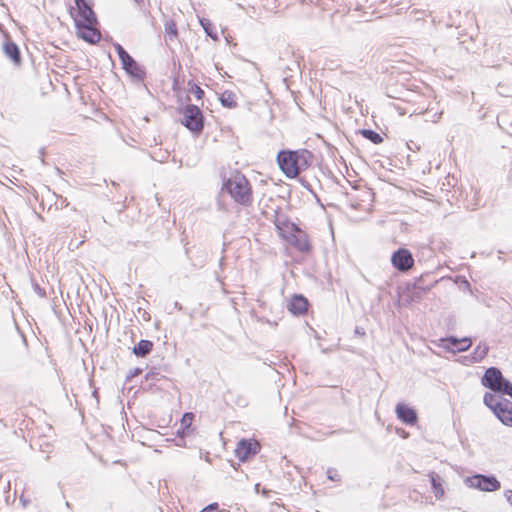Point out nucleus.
<instances>
[{
  "instance_id": "1",
  "label": "nucleus",
  "mask_w": 512,
  "mask_h": 512,
  "mask_svg": "<svg viewBox=\"0 0 512 512\" xmlns=\"http://www.w3.org/2000/svg\"><path fill=\"white\" fill-rule=\"evenodd\" d=\"M314 160V155L307 149L281 150L277 155V163L288 178H295L308 169Z\"/></svg>"
},
{
  "instance_id": "2",
  "label": "nucleus",
  "mask_w": 512,
  "mask_h": 512,
  "mask_svg": "<svg viewBox=\"0 0 512 512\" xmlns=\"http://www.w3.org/2000/svg\"><path fill=\"white\" fill-rule=\"evenodd\" d=\"M222 191H226L239 205L249 206L253 201L252 189L246 177L236 173L226 179L222 184Z\"/></svg>"
},
{
  "instance_id": "3",
  "label": "nucleus",
  "mask_w": 512,
  "mask_h": 512,
  "mask_svg": "<svg viewBox=\"0 0 512 512\" xmlns=\"http://www.w3.org/2000/svg\"><path fill=\"white\" fill-rule=\"evenodd\" d=\"M181 123L191 132L200 134L204 128V116L201 109L194 104H187L182 110Z\"/></svg>"
},
{
  "instance_id": "4",
  "label": "nucleus",
  "mask_w": 512,
  "mask_h": 512,
  "mask_svg": "<svg viewBox=\"0 0 512 512\" xmlns=\"http://www.w3.org/2000/svg\"><path fill=\"white\" fill-rule=\"evenodd\" d=\"M76 7H71L69 13L74 20L75 27L83 23L97 22L96 15L88 0H74Z\"/></svg>"
},
{
  "instance_id": "5",
  "label": "nucleus",
  "mask_w": 512,
  "mask_h": 512,
  "mask_svg": "<svg viewBox=\"0 0 512 512\" xmlns=\"http://www.w3.org/2000/svg\"><path fill=\"white\" fill-rule=\"evenodd\" d=\"M465 483L472 488L479 489L485 492H492L499 490L501 487L500 481L493 475L476 474L467 477Z\"/></svg>"
},
{
  "instance_id": "6",
  "label": "nucleus",
  "mask_w": 512,
  "mask_h": 512,
  "mask_svg": "<svg viewBox=\"0 0 512 512\" xmlns=\"http://www.w3.org/2000/svg\"><path fill=\"white\" fill-rule=\"evenodd\" d=\"M391 263L396 270L405 273L413 268L415 261L412 253L408 249L399 248L393 252Z\"/></svg>"
},
{
  "instance_id": "7",
  "label": "nucleus",
  "mask_w": 512,
  "mask_h": 512,
  "mask_svg": "<svg viewBox=\"0 0 512 512\" xmlns=\"http://www.w3.org/2000/svg\"><path fill=\"white\" fill-rule=\"evenodd\" d=\"M283 238L300 252L305 253L311 249L307 234L298 227L288 234H283Z\"/></svg>"
},
{
  "instance_id": "8",
  "label": "nucleus",
  "mask_w": 512,
  "mask_h": 512,
  "mask_svg": "<svg viewBox=\"0 0 512 512\" xmlns=\"http://www.w3.org/2000/svg\"><path fill=\"white\" fill-rule=\"evenodd\" d=\"M260 451V444L256 440L242 439L235 449L236 457L245 462Z\"/></svg>"
},
{
  "instance_id": "9",
  "label": "nucleus",
  "mask_w": 512,
  "mask_h": 512,
  "mask_svg": "<svg viewBox=\"0 0 512 512\" xmlns=\"http://www.w3.org/2000/svg\"><path fill=\"white\" fill-rule=\"evenodd\" d=\"M505 377L497 367H489L482 377V385L493 392L499 390L500 384L504 381Z\"/></svg>"
},
{
  "instance_id": "10",
  "label": "nucleus",
  "mask_w": 512,
  "mask_h": 512,
  "mask_svg": "<svg viewBox=\"0 0 512 512\" xmlns=\"http://www.w3.org/2000/svg\"><path fill=\"white\" fill-rule=\"evenodd\" d=\"M96 24L97 22H88L76 27L78 37L90 44L99 42L101 34L97 30Z\"/></svg>"
},
{
  "instance_id": "11",
  "label": "nucleus",
  "mask_w": 512,
  "mask_h": 512,
  "mask_svg": "<svg viewBox=\"0 0 512 512\" xmlns=\"http://www.w3.org/2000/svg\"><path fill=\"white\" fill-rule=\"evenodd\" d=\"M121 64L125 72L134 80L142 82L146 78V71L144 67L138 64L131 55L126 57Z\"/></svg>"
},
{
  "instance_id": "12",
  "label": "nucleus",
  "mask_w": 512,
  "mask_h": 512,
  "mask_svg": "<svg viewBox=\"0 0 512 512\" xmlns=\"http://www.w3.org/2000/svg\"><path fill=\"white\" fill-rule=\"evenodd\" d=\"M441 346L449 351H452V352H462V351H466L470 348V346L472 345V341L470 338L468 337H464L462 339H458L454 336H451V337H448V338H445V339H441Z\"/></svg>"
},
{
  "instance_id": "13",
  "label": "nucleus",
  "mask_w": 512,
  "mask_h": 512,
  "mask_svg": "<svg viewBox=\"0 0 512 512\" xmlns=\"http://www.w3.org/2000/svg\"><path fill=\"white\" fill-rule=\"evenodd\" d=\"M395 411L398 419L406 425H414L418 420L416 411L406 404L398 403Z\"/></svg>"
},
{
  "instance_id": "14",
  "label": "nucleus",
  "mask_w": 512,
  "mask_h": 512,
  "mask_svg": "<svg viewBox=\"0 0 512 512\" xmlns=\"http://www.w3.org/2000/svg\"><path fill=\"white\" fill-rule=\"evenodd\" d=\"M308 301L302 295H294L288 305L289 311L293 315H302L307 311Z\"/></svg>"
},
{
  "instance_id": "15",
  "label": "nucleus",
  "mask_w": 512,
  "mask_h": 512,
  "mask_svg": "<svg viewBox=\"0 0 512 512\" xmlns=\"http://www.w3.org/2000/svg\"><path fill=\"white\" fill-rule=\"evenodd\" d=\"M494 414L504 425L512 427V402L510 400L506 399Z\"/></svg>"
},
{
  "instance_id": "16",
  "label": "nucleus",
  "mask_w": 512,
  "mask_h": 512,
  "mask_svg": "<svg viewBox=\"0 0 512 512\" xmlns=\"http://www.w3.org/2000/svg\"><path fill=\"white\" fill-rule=\"evenodd\" d=\"M5 55L11 59L15 64H20L21 54L17 44L11 40H8L3 45Z\"/></svg>"
},
{
  "instance_id": "17",
  "label": "nucleus",
  "mask_w": 512,
  "mask_h": 512,
  "mask_svg": "<svg viewBox=\"0 0 512 512\" xmlns=\"http://www.w3.org/2000/svg\"><path fill=\"white\" fill-rule=\"evenodd\" d=\"M274 224L276 228L280 231L281 236L283 237V234H288L292 230H296V225L292 222H290L286 216L284 215H277Z\"/></svg>"
},
{
  "instance_id": "18",
  "label": "nucleus",
  "mask_w": 512,
  "mask_h": 512,
  "mask_svg": "<svg viewBox=\"0 0 512 512\" xmlns=\"http://www.w3.org/2000/svg\"><path fill=\"white\" fill-rule=\"evenodd\" d=\"M505 400L506 399L503 398L502 396L489 392H486L483 397L484 404L487 407H489L493 411V413H495L499 409V407L503 404Z\"/></svg>"
},
{
  "instance_id": "19",
  "label": "nucleus",
  "mask_w": 512,
  "mask_h": 512,
  "mask_svg": "<svg viewBox=\"0 0 512 512\" xmlns=\"http://www.w3.org/2000/svg\"><path fill=\"white\" fill-rule=\"evenodd\" d=\"M428 476L435 497L437 499H441L444 495V489L442 486V479L440 475L437 474L436 472H430Z\"/></svg>"
},
{
  "instance_id": "20",
  "label": "nucleus",
  "mask_w": 512,
  "mask_h": 512,
  "mask_svg": "<svg viewBox=\"0 0 512 512\" xmlns=\"http://www.w3.org/2000/svg\"><path fill=\"white\" fill-rule=\"evenodd\" d=\"M153 342L142 339L133 347V354L137 357H146L153 349Z\"/></svg>"
},
{
  "instance_id": "21",
  "label": "nucleus",
  "mask_w": 512,
  "mask_h": 512,
  "mask_svg": "<svg viewBox=\"0 0 512 512\" xmlns=\"http://www.w3.org/2000/svg\"><path fill=\"white\" fill-rule=\"evenodd\" d=\"M489 346L485 342H480L471 354V362H481L488 354Z\"/></svg>"
},
{
  "instance_id": "22",
  "label": "nucleus",
  "mask_w": 512,
  "mask_h": 512,
  "mask_svg": "<svg viewBox=\"0 0 512 512\" xmlns=\"http://www.w3.org/2000/svg\"><path fill=\"white\" fill-rule=\"evenodd\" d=\"M236 99V94L230 90L223 91L219 97L222 106L230 109L237 107Z\"/></svg>"
},
{
  "instance_id": "23",
  "label": "nucleus",
  "mask_w": 512,
  "mask_h": 512,
  "mask_svg": "<svg viewBox=\"0 0 512 512\" xmlns=\"http://www.w3.org/2000/svg\"><path fill=\"white\" fill-rule=\"evenodd\" d=\"M165 40L174 41L178 37L177 25L173 19H168L164 23Z\"/></svg>"
},
{
  "instance_id": "24",
  "label": "nucleus",
  "mask_w": 512,
  "mask_h": 512,
  "mask_svg": "<svg viewBox=\"0 0 512 512\" xmlns=\"http://www.w3.org/2000/svg\"><path fill=\"white\" fill-rule=\"evenodd\" d=\"M194 418L193 413L187 412L183 415L181 419V429L177 431V434L181 437H185L189 434V429L191 426V422Z\"/></svg>"
},
{
  "instance_id": "25",
  "label": "nucleus",
  "mask_w": 512,
  "mask_h": 512,
  "mask_svg": "<svg viewBox=\"0 0 512 512\" xmlns=\"http://www.w3.org/2000/svg\"><path fill=\"white\" fill-rule=\"evenodd\" d=\"M360 134L373 144H380L383 142V137L372 129H362L360 130Z\"/></svg>"
},
{
  "instance_id": "26",
  "label": "nucleus",
  "mask_w": 512,
  "mask_h": 512,
  "mask_svg": "<svg viewBox=\"0 0 512 512\" xmlns=\"http://www.w3.org/2000/svg\"><path fill=\"white\" fill-rule=\"evenodd\" d=\"M200 24L203 27L205 33L211 37L214 41L218 40V34L214 25L208 19H201Z\"/></svg>"
},
{
  "instance_id": "27",
  "label": "nucleus",
  "mask_w": 512,
  "mask_h": 512,
  "mask_svg": "<svg viewBox=\"0 0 512 512\" xmlns=\"http://www.w3.org/2000/svg\"><path fill=\"white\" fill-rule=\"evenodd\" d=\"M495 392L502 395H508L512 398V383L505 378L504 381L500 384L499 390H496Z\"/></svg>"
},
{
  "instance_id": "28",
  "label": "nucleus",
  "mask_w": 512,
  "mask_h": 512,
  "mask_svg": "<svg viewBox=\"0 0 512 512\" xmlns=\"http://www.w3.org/2000/svg\"><path fill=\"white\" fill-rule=\"evenodd\" d=\"M189 85H191L190 92L195 95L197 100H201L205 94L204 90L196 83L189 82Z\"/></svg>"
},
{
  "instance_id": "29",
  "label": "nucleus",
  "mask_w": 512,
  "mask_h": 512,
  "mask_svg": "<svg viewBox=\"0 0 512 512\" xmlns=\"http://www.w3.org/2000/svg\"><path fill=\"white\" fill-rule=\"evenodd\" d=\"M114 48L118 54L121 63L126 59V57L130 56V54L119 43L114 44Z\"/></svg>"
},
{
  "instance_id": "30",
  "label": "nucleus",
  "mask_w": 512,
  "mask_h": 512,
  "mask_svg": "<svg viewBox=\"0 0 512 512\" xmlns=\"http://www.w3.org/2000/svg\"><path fill=\"white\" fill-rule=\"evenodd\" d=\"M326 473L328 479L332 481L339 482L341 480L340 475L338 474V471L335 468H328Z\"/></svg>"
},
{
  "instance_id": "31",
  "label": "nucleus",
  "mask_w": 512,
  "mask_h": 512,
  "mask_svg": "<svg viewBox=\"0 0 512 512\" xmlns=\"http://www.w3.org/2000/svg\"><path fill=\"white\" fill-rule=\"evenodd\" d=\"M32 287H33V290L34 292L41 298H45L46 297V291L45 289H43L42 287H40V285L35 282V281H32Z\"/></svg>"
},
{
  "instance_id": "32",
  "label": "nucleus",
  "mask_w": 512,
  "mask_h": 512,
  "mask_svg": "<svg viewBox=\"0 0 512 512\" xmlns=\"http://www.w3.org/2000/svg\"><path fill=\"white\" fill-rule=\"evenodd\" d=\"M160 375L159 371L156 368L151 369L145 376L146 380H158V376Z\"/></svg>"
},
{
  "instance_id": "33",
  "label": "nucleus",
  "mask_w": 512,
  "mask_h": 512,
  "mask_svg": "<svg viewBox=\"0 0 512 512\" xmlns=\"http://www.w3.org/2000/svg\"><path fill=\"white\" fill-rule=\"evenodd\" d=\"M508 117H509V112H508V111L502 112V113L498 116V118H497L498 125H499V126H502L503 124H507V122H508Z\"/></svg>"
},
{
  "instance_id": "34",
  "label": "nucleus",
  "mask_w": 512,
  "mask_h": 512,
  "mask_svg": "<svg viewBox=\"0 0 512 512\" xmlns=\"http://www.w3.org/2000/svg\"><path fill=\"white\" fill-rule=\"evenodd\" d=\"M218 504L217 503H211L204 507L200 512H216L218 511Z\"/></svg>"
},
{
  "instance_id": "35",
  "label": "nucleus",
  "mask_w": 512,
  "mask_h": 512,
  "mask_svg": "<svg viewBox=\"0 0 512 512\" xmlns=\"http://www.w3.org/2000/svg\"><path fill=\"white\" fill-rule=\"evenodd\" d=\"M141 373H142V369H141V368L136 367V368H134L133 370H131V371L129 372V374L127 375L126 379H127V380H130V379H132L133 377H135V376H137V375H139V374H141Z\"/></svg>"
},
{
  "instance_id": "36",
  "label": "nucleus",
  "mask_w": 512,
  "mask_h": 512,
  "mask_svg": "<svg viewBox=\"0 0 512 512\" xmlns=\"http://www.w3.org/2000/svg\"><path fill=\"white\" fill-rule=\"evenodd\" d=\"M441 116H442V111H440V112H435V113L431 116V121H432L433 123H436V122H438V120L441 118Z\"/></svg>"
},
{
  "instance_id": "37",
  "label": "nucleus",
  "mask_w": 512,
  "mask_h": 512,
  "mask_svg": "<svg viewBox=\"0 0 512 512\" xmlns=\"http://www.w3.org/2000/svg\"><path fill=\"white\" fill-rule=\"evenodd\" d=\"M505 495H506L507 501L512 506V490L506 491Z\"/></svg>"
},
{
  "instance_id": "38",
  "label": "nucleus",
  "mask_w": 512,
  "mask_h": 512,
  "mask_svg": "<svg viewBox=\"0 0 512 512\" xmlns=\"http://www.w3.org/2000/svg\"><path fill=\"white\" fill-rule=\"evenodd\" d=\"M300 182H301V184H302L305 188H307V189H309V190H310V185H309V183H308L304 178H301V179H300Z\"/></svg>"
},
{
  "instance_id": "39",
  "label": "nucleus",
  "mask_w": 512,
  "mask_h": 512,
  "mask_svg": "<svg viewBox=\"0 0 512 512\" xmlns=\"http://www.w3.org/2000/svg\"><path fill=\"white\" fill-rule=\"evenodd\" d=\"M134 3L139 6V7H142L145 3L146 0H133Z\"/></svg>"
},
{
  "instance_id": "40",
  "label": "nucleus",
  "mask_w": 512,
  "mask_h": 512,
  "mask_svg": "<svg viewBox=\"0 0 512 512\" xmlns=\"http://www.w3.org/2000/svg\"><path fill=\"white\" fill-rule=\"evenodd\" d=\"M174 307L178 310H182V305L177 301L174 303Z\"/></svg>"
},
{
  "instance_id": "41",
  "label": "nucleus",
  "mask_w": 512,
  "mask_h": 512,
  "mask_svg": "<svg viewBox=\"0 0 512 512\" xmlns=\"http://www.w3.org/2000/svg\"><path fill=\"white\" fill-rule=\"evenodd\" d=\"M180 438H181V440H180L178 443H176V445H177V446H185V443H184V441H183V438H184V437H181V436H180Z\"/></svg>"
}]
</instances>
